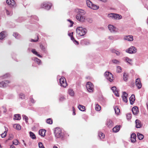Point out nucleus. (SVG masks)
Masks as SVG:
<instances>
[{
	"mask_svg": "<svg viewBox=\"0 0 148 148\" xmlns=\"http://www.w3.org/2000/svg\"><path fill=\"white\" fill-rule=\"evenodd\" d=\"M137 135L138 137L139 140H142L144 136L142 134L140 133H138Z\"/></svg>",
	"mask_w": 148,
	"mask_h": 148,
	"instance_id": "e433bc0d",
	"label": "nucleus"
},
{
	"mask_svg": "<svg viewBox=\"0 0 148 148\" xmlns=\"http://www.w3.org/2000/svg\"><path fill=\"white\" fill-rule=\"evenodd\" d=\"M14 128L18 130H20L21 129V126L18 124H15L14 125Z\"/></svg>",
	"mask_w": 148,
	"mask_h": 148,
	"instance_id": "ea45409f",
	"label": "nucleus"
},
{
	"mask_svg": "<svg viewBox=\"0 0 148 148\" xmlns=\"http://www.w3.org/2000/svg\"><path fill=\"white\" fill-rule=\"evenodd\" d=\"M124 39L130 41H132L133 40V37L132 35H129L125 36Z\"/></svg>",
	"mask_w": 148,
	"mask_h": 148,
	"instance_id": "6ab92c4d",
	"label": "nucleus"
},
{
	"mask_svg": "<svg viewBox=\"0 0 148 148\" xmlns=\"http://www.w3.org/2000/svg\"><path fill=\"white\" fill-rule=\"evenodd\" d=\"M65 99V98L64 95H60L59 96V100L60 102H62Z\"/></svg>",
	"mask_w": 148,
	"mask_h": 148,
	"instance_id": "f704fd0d",
	"label": "nucleus"
},
{
	"mask_svg": "<svg viewBox=\"0 0 148 148\" xmlns=\"http://www.w3.org/2000/svg\"><path fill=\"white\" fill-rule=\"evenodd\" d=\"M7 34L6 31H3L0 33V39H3L7 36Z\"/></svg>",
	"mask_w": 148,
	"mask_h": 148,
	"instance_id": "412c9836",
	"label": "nucleus"
},
{
	"mask_svg": "<svg viewBox=\"0 0 148 148\" xmlns=\"http://www.w3.org/2000/svg\"><path fill=\"white\" fill-rule=\"evenodd\" d=\"M111 90L112 91L114 95L117 97L119 96V94L118 91L116 90V88L115 86H113L111 88Z\"/></svg>",
	"mask_w": 148,
	"mask_h": 148,
	"instance_id": "aec40b11",
	"label": "nucleus"
},
{
	"mask_svg": "<svg viewBox=\"0 0 148 148\" xmlns=\"http://www.w3.org/2000/svg\"><path fill=\"white\" fill-rule=\"evenodd\" d=\"M13 36L16 39H18L19 38L18 34L16 32L14 33Z\"/></svg>",
	"mask_w": 148,
	"mask_h": 148,
	"instance_id": "5fc2aeb1",
	"label": "nucleus"
},
{
	"mask_svg": "<svg viewBox=\"0 0 148 148\" xmlns=\"http://www.w3.org/2000/svg\"><path fill=\"white\" fill-rule=\"evenodd\" d=\"M22 116L23 120L25 121L26 123H28V117L25 115H24V114Z\"/></svg>",
	"mask_w": 148,
	"mask_h": 148,
	"instance_id": "58836bf2",
	"label": "nucleus"
},
{
	"mask_svg": "<svg viewBox=\"0 0 148 148\" xmlns=\"http://www.w3.org/2000/svg\"><path fill=\"white\" fill-rule=\"evenodd\" d=\"M38 146L39 148H45L41 142L39 143Z\"/></svg>",
	"mask_w": 148,
	"mask_h": 148,
	"instance_id": "680f3d73",
	"label": "nucleus"
},
{
	"mask_svg": "<svg viewBox=\"0 0 148 148\" xmlns=\"http://www.w3.org/2000/svg\"><path fill=\"white\" fill-rule=\"evenodd\" d=\"M126 62L130 64H132V60L127 57L125 58Z\"/></svg>",
	"mask_w": 148,
	"mask_h": 148,
	"instance_id": "a19ab883",
	"label": "nucleus"
},
{
	"mask_svg": "<svg viewBox=\"0 0 148 148\" xmlns=\"http://www.w3.org/2000/svg\"><path fill=\"white\" fill-rule=\"evenodd\" d=\"M6 3L11 8L15 7L16 6V4L14 0H7Z\"/></svg>",
	"mask_w": 148,
	"mask_h": 148,
	"instance_id": "f8f14e48",
	"label": "nucleus"
},
{
	"mask_svg": "<svg viewBox=\"0 0 148 148\" xmlns=\"http://www.w3.org/2000/svg\"><path fill=\"white\" fill-rule=\"evenodd\" d=\"M10 82L9 80L3 81L0 82V87H6L9 85Z\"/></svg>",
	"mask_w": 148,
	"mask_h": 148,
	"instance_id": "9b49d317",
	"label": "nucleus"
},
{
	"mask_svg": "<svg viewBox=\"0 0 148 148\" xmlns=\"http://www.w3.org/2000/svg\"><path fill=\"white\" fill-rule=\"evenodd\" d=\"M55 136L56 138H62L64 134L62 132L61 129L60 128H56L54 132Z\"/></svg>",
	"mask_w": 148,
	"mask_h": 148,
	"instance_id": "f03ea898",
	"label": "nucleus"
},
{
	"mask_svg": "<svg viewBox=\"0 0 148 148\" xmlns=\"http://www.w3.org/2000/svg\"><path fill=\"white\" fill-rule=\"evenodd\" d=\"M108 28L110 31L112 33L115 32L116 27L113 25H109L108 26Z\"/></svg>",
	"mask_w": 148,
	"mask_h": 148,
	"instance_id": "dca6fc26",
	"label": "nucleus"
},
{
	"mask_svg": "<svg viewBox=\"0 0 148 148\" xmlns=\"http://www.w3.org/2000/svg\"><path fill=\"white\" fill-rule=\"evenodd\" d=\"M29 135L30 137L32 139H34L36 138V137L35 135L32 132H29Z\"/></svg>",
	"mask_w": 148,
	"mask_h": 148,
	"instance_id": "37998d69",
	"label": "nucleus"
},
{
	"mask_svg": "<svg viewBox=\"0 0 148 148\" xmlns=\"http://www.w3.org/2000/svg\"><path fill=\"white\" fill-rule=\"evenodd\" d=\"M135 85L138 89L142 87V84L139 78H137L135 82Z\"/></svg>",
	"mask_w": 148,
	"mask_h": 148,
	"instance_id": "4468645a",
	"label": "nucleus"
},
{
	"mask_svg": "<svg viewBox=\"0 0 148 148\" xmlns=\"http://www.w3.org/2000/svg\"><path fill=\"white\" fill-rule=\"evenodd\" d=\"M18 143L19 141L17 139H15L13 141V144L15 145H18Z\"/></svg>",
	"mask_w": 148,
	"mask_h": 148,
	"instance_id": "4d7b16f0",
	"label": "nucleus"
},
{
	"mask_svg": "<svg viewBox=\"0 0 148 148\" xmlns=\"http://www.w3.org/2000/svg\"><path fill=\"white\" fill-rule=\"evenodd\" d=\"M46 131L44 129L40 130L39 131V134L41 136L44 137L45 135Z\"/></svg>",
	"mask_w": 148,
	"mask_h": 148,
	"instance_id": "bb28decb",
	"label": "nucleus"
},
{
	"mask_svg": "<svg viewBox=\"0 0 148 148\" xmlns=\"http://www.w3.org/2000/svg\"><path fill=\"white\" fill-rule=\"evenodd\" d=\"M40 48L41 49L45 52L46 51V48L45 47L42 45H40Z\"/></svg>",
	"mask_w": 148,
	"mask_h": 148,
	"instance_id": "864d4df0",
	"label": "nucleus"
},
{
	"mask_svg": "<svg viewBox=\"0 0 148 148\" xmlns=\"http://www.w3.org/2000/svg\"><path fill=\"white\" fill-rule=\"evenodd\" d=\"M126 51L130 54L135 53L136 52L137 49L134 47L131 46L126 49Z\"/></svg>",
	"mask_w": 148,
	"mask_h": 148,
	"instance_id": "0eeeda50",
	"label": "nucleus"
},
{
	"mask_svg": "<svg viewBox=\"0 0 148 148\" xmlns=\"http://www.w3.org/2000/svg\"><path fill=\"white\" fill-rule=\"evenodd\" d=\"M95 109L97 111H99L101 109V107L98 104H96L95 105Z\"/></svg>",
	"mask_w": 148,
	"mask_h": 148,
	"instance_id": "79ce46f5",
	"label": "nucleus"
},
{
	"mask_svg": "<svg viewBox=\"0 0 148 148\" xmlns=\"http://www.w3.org/2000/svg\"><path fill=\"white\" fill-rule=\"evenodd\" d=\"M104 75L106 79L110 82H112L113 79V75L110 72H106L104 73Z\"/></svg>",
	"mask_w": 148,
	"mask_h": 148,
	"instance_id": "423d86ee",
	"label": "nucleus"
},
{
	"mask_svg": "<svg viewBox=\"0 0 148 148\" xmlns=\"http://www.w3.org/2000/svg\"><path fill=\"white\" fill-rule=\"evenodd\" d=\"M87 29L82 27H77L76 29L77 36L78 37L83 36L87 33Z\"/></svg>",
	"mask_w": 148,
	"mask_h": 148,
	"instance_id": "f257e3e1",
	"label": "nucleus"
},
{
	"mask_svg": "<svg viewBox=\"0 0 148 148\" xmlns=\"http://www.w3.org/2000/svg\"><path fill=\"white\" fill-rule=\"evenodd\" d=\"M68 93L71 97H73L74 96V92L72 89L70 88L68 90Z\"/></svg>",
	"mask_w": 148,
	"mask_h": 148,
	"instance_id": "cd10ccee",
	"label": "nucleus"
},
{
	"mask_svg": "<svg viewBox=\"0 0 148 148\" xmlns=\"http://www.w3.org/2000/svg\"><path fill=\"white\" fill-rule=\"evenodd\" d=\"M78 108L79 110L82 111H84L85 110V106L82 105H79Z\"/></svg>",
	"mask_w": 148,
	"mask_h": 148,
	"instance_id": "7c9ffc66",
	"label": "nucleus"
},
{
	"mask_svg": "<svg viewBox=\"0 0 148 148\" xmlns=\"http://www.w3.org/2000/svg\"><path fill=\"white\" fill-rule=\"evenodd\" d=\"M108 17L110 18L116 20H119L122 18V16L121 15L113 13L108 14Z\"/></svg>",
	"mask_w": 148,
	"mask_h": 148,
	"instance_id": "7ed1b4c3",
	"label": "nucleus"
},
{
	"mask_svg": "<svg viewBox=\"0 0 148 148\" xmlns=\"http://www.w3.org/2000/svg\"><path fill=\"white\" fill-rule=\"evenodd\" d=\"M114 123L110 119H107L106 121V125L109 127H111L113 125Z\"/></svg>",
	"mask_w": 148,
	"mask_h": 148,
	"instance_id": "5701e85b",
	"label": "nucleus"
},
{
	"mask_svg": "<svg viewBox=\"0 0 148 148\" xmlns=\"http://www.w3.org/2000/svg\"><path fill=\"white\" fill-rule=\"evenodd\" d=\"M21 119V115L19 114H14V116L13 119L14 120H19Z\"/></svg>",
	"mask_w": 148,
	"mask_h": 148,
	"instance_id": "c756f323",
	"label": "nucleus"
},
{
	"mask_svg": "<svg viewBox=\"0 0 148 148\" xmlns=\"http://www.w3.org/2000/svg\"><path fill=\"white\" fill-rule=\"evenodd\" d=\"M32 52L33 54H35L37 56H38L40 58L42 57V56L38 54V53L36 51L35 49H32Z\"/></svg>",
	"mask_w": 148,
	"mask_h": 148,
	"instance_id": "2f4dec72",
	"label": "nucleus"
},
{
	"mask_svg": "<svg viewBox=\"0 0 148 148\" xmlns=\"http://www.w3.org/2000/svg\"><path fill=\"white\" fill-rule=\"evenodd\" d=\"M72 108H73V115H75L76 114L75 113V110L74 107H73Z\"/></svg>",
	"mask_w": 148,
	"mask_h": 148,
	"instance_id": "69168bd1",
	"label": "nucleus"
},
{
	"mask_svg": "<svg viewBox=\"0 0 148 148\" xmlns=\"http://www.w3.org/2000/svg\"><path fill=\"white\" fill-rule=\"evenodd\" d=\"M86 3L87 6L90 8L93 4L90 0H87L86 1Z\"/></svg>",
	"mask_w": 148,
	"mask_h": 148,
	"instance_id": "4c0bfd02",
	"label": "nucleus"
},
{
	"mask_svg": "<svg viewBox=\"0 0 148 148\" xmlns=\"http://www.w3.org/2000/svg\"><path fill=\"white\" fill-rule=\"evenodd\" d=\"M86 20L88 22L90 23H91L92 22V19L90 18H87Z\"/></svg>",
	"mask_w": 148,
	"mask_h": 148,
	"instance_id": "e2e57ef3",
	"label": "nucleus"
},
{
	"mask_svg": "<svg viewBox=\"0 0 148 148\" xmlns=\"http://www.w3.org/2000/svg\"><path fill=\"white\" fill-rule=\"evenodd\" d=\"M132 111L133 114L134 115H137L139 112L138 107L137 106H134L132 109Z\"/></svg>",
	"mask_w": 148,
	"mask_h": 148,
	"instance_id": "a211bd4d",
	"label": "nucleus"
},
{
	"mask_svg": "<svg viewBox=\"0 0 148 148\" xmlns=\"http://www.w3.org/2000/svg\"><path fill=\"white\" fill-rule=\"evenodd\" d=\"M109 39L111 40H112L114 39V37L112 36H110L109 37Z\"/></svg>",
	"mask_w": 148,
	"mask_h": 148,
	"instance_id": "774afa93",
	"label": "nucleus"
},
{
	"mask_svg": "<svg viewBox=\"0 0 148 148\" xmlns=\"http://www.w3.org/2000/svg\"><path fill=\"white\" fill-rule=\"evenodd\" d=\"M136 127L137 128H140L142 126V124L141 121L138 119H136L135 121Z\"/></svg>",
	"mask_w": 148,
	"mask_h": 148,
	"instance_id": "b1692460",
	"label": "nucleus"
},
{
	"mask_svg": "<svg viewBox=\"0 0 148 148\" xmlns=\"http://www.w3.org/2000/svg\"><path fill=\"white\" fill-rule=\"evenodd\" d=\"M6 134H7V131H5L4 132V133L2 134H1V137L2 138H4L5 137L6 135Z\"/></svg>",
	"mask_w": 148,
	"mask_h": 148,
	"instance_id": "bf43d9fd",
	"label": "nucleus"
},
{
	"mask_svg": "<svg viewBox=\"0 0 148 148\" xmlns=\"http://www.w3.org/2000/svg\"><path fill=\"white\" fill-rule=\"evenodd\" d=\"M9 76H10V74L8 73H7L5 74V75H4L3 76H2L1 77L2 79H5V78L8 77Z\"/></svg>",
	"mask_w": 148,
	"mask_h": 148,
	"instance_id": "6e6d98bb",
	"label": "nucleus"
},
{
	"mask_svg": "<svg viewBox=\"0 0 148 148\" xmlns=\"http://www.w3.org/2000/svg\"><path fill=\"white\" fill-rule=\"evenodd\" d=\"M115 52V53L117 55V56H119L120 55V53L119 52V51H116Z\"/></svg>",
	"mask_w": 148,
	"mask_h": 148,
	"instance_id": "338daca9",
	"label": "nucleus"
},
{
	"mask_svg": "<svg viewBox=\"0 0 148 148\" xmlns=\"http://www.w3.org/2000/svg\"><path fill=\"white\" fill-rule=\"evenodd\" d=\"M60 86L63 87H66L67 85L66 79L64 77H62L59 79Z\"/></svg>",
	"mask_w": 148,
	"mask_h": 148,
	"instance_id": "6e6552de",
	"label": "nucleus"
},
{
	"mask_svg": "<svg viewBox=\"0 0 148 148\" xmlns=\"http://www.w3.org/2000/svg\"><path fill=\"white\" fill-rule=\"evenodd\" d=\"M38 36H37L36 39L34 40L33 39H32L30 41L31 42H36L38 41Z\"/></svg>",
	"mask_w": 148,
	"mask_h": 148,
	"instance_id": "0e129e2a",
	"label": "nucleus"
},
{
	"mask_svg": "<svg viewBox=\"0 0 148 148\" xmlns=\"http://www.w3.org/2000/svg\"><path fill=\"white\" fill-rule=\"evenodd\" d=\"M32 59L38 65H40L42 64L41 60L36 57H33Z\"/></svg>",
	"mask_w": 148,
	"mask_h": 148,
	"instance_id": "2eb2a0df",
	"label": "nucleus"
},
{
	"mask_svg": "<svg viewBox=\"0 0 148 148\" xmlns=\"http://www.w3.org/2000/svg\"><path fill=\"white\" fill-rule=\"evenodd\" d=\"M51 3L50 2H46L42 3L40 7L41 8L49 10L51 8Z\"/></svg>",
	"mask_w": 148,
	"mask_h": 148,
	"instance_id": "20e7f679",
	"label": "nucleus"
},
{
	"mask_svg": "<svg viewBox=\"0 0 148 148\" xmlns=\"http://www.w3.org/2000/svg\"><path fill=\"white\" fill-rule=\"evenodd\" d=\"M135 96L134 95H132L129 98L130 103L131 105H133L135 101Z\"/></svg>",
	"mask_w": 148,
	"mask_h": 148,
	"instance_id": "a878e982",
	"label": "nucleus"
},
{
	"mask_svg": "<svg viewBox=\"0 0 148 148\" xmlns=\"http://www.w3.org/2000/svg\"><path fill=\"white\" fill-rule=\"evenodd\" d=\"M127 94L125 92H123V94L122 96L123 100L126 103L127 101Z\"/></svg>",
	"mask_w": 148,
	"mask_h": 148,
	"instance_id": "f3484780",
	"label": "nucleus"
},
{
	"mask_svg": "<svg viewBox=\"0 0 148 148\" xmlns=\"http://www.w3.org/2000/svg\"><path fill=\"white\" fill-rule=\"evenodd\" d=\"M6 13L8 15L11 16L12 15V12L9 11L7 9L5 10Z\"/></svg>",
	"mask_w": 148,
	"mask_h": 148,
	"instance_id": "13d9d810",
	"label": "nucleus"
},
{
	"mask_svg": "<svg viewBox=\"0 0 148 148\" xmlns=\"http://www.w3.org/2000/svg\"><path fill=\"white\" fill-rule=\"evenodd\" d=\"M2 110L3 111V113L4 114H5L7 112V109H6V107L4 106H2Z\"/></svg>",
	"mask_w": 148,
	"mask_h": 148,
	"instance_id": "3c124183",
	"label": "nucleus"
},
{
	"mask_svg": "<svg viewBox=\"0 0 148 148\" xmlns=\"http://www.w3.org/2000/svg\"><path fill=\"white\" fill-rule=\"evenodd\" d=\"M98 136L100 138V139H103L105 137L104 135H103V133L101 132H99L98 133Z\"/></svg>",
	"mask_w": 148,
	"mask_h": 148,
	"instance_id": "72a5a7b5",
	"label": "nucleus"
},
{
	"mask_svg": "<svg viewBox=\"0 0 148 148\" xmlns=\"http://www.w3.org/2000/svg\"><path fill=\"white\" fill-rule=\"evenodd\" d=\"M67 21L69 22L70 23V27H71L73 26V24L74 23L71 20H70V19H67Z\"/></svg>",
	"mask_w": 148,
	"mask_h": 148,
	"instance_id": "052dcab7",
	"label": "nucleus"
},
{
	"mask_svg": "<svg viewBox=\"0 0 148 148\" xmlns=\"http://www.w3.org/2000/svg\"><path fill=\"white\" fill-rule=\"evenodd\" d=\"M75 11L77 13L76 15H84L86 13L84 10L80 9H75Z\"/></svg>",
	"mask_w": 148,
	"mask_h": 148,
	"instance_id": "9d476101",
	"label": "nucleus"
},
{
	"mask_svg": "<svg viewBox=\"0 0 148 148\" xmlns=\"http://www.w3.org/2000/svg\"><path fill=\"white\" fill-rule=\"evenodd\" d=\"M73 32L69 33L68 35L70 37L71 40L76 45H78L79 43L77 41L75 40L73 36Z\"/></svg>",
	"mask_w": 148,
	"mask_h": 148,
	"instance_id": "ddd939ff",
	"label": "nucleus"
},
{
	"mask_svg": "<svg viewBox=\"0 0 148 148\" xmlns=\"http://www.w3.org/2000/svg\"><path fill=\"white\" fill-rule=\"evenodd\" d=\"M136 135L134 133H133L131 136V140L132 143H134L136 141Z\"/></svg>",
	"mask_w": 148,
	"mask_h": 148,
	"instance_id": "393cba45",
	"label": "nucleus"
},
{
	"mask_svg": "<svg viewBox=\"0 0 148 148\" xmlns=\"http://www.w3.org/2000/svg\"><path fill=\"white\" fill-rule=\"evenodd\" d=\"M47 123L49 124H52L53 123L52 120L50 118H49L47 120Z\"/></svg>",
	"mask_w": 148,
	"mask_h": 148,
	"instance_id": "de8ad7c7",
	"label": "nucleus"
},
{
	"mask_svg": "<svg viewBox=\"0 0 148 148\" xmlns=\"http://www.w3.org/2000/svg\"><path fill=\"white\" fill-rule=\"evenodd\" d=\"M123 79L125 81H127L128 79V75L127 74L124 73L123 75Z\"/></svg>",
	"mask_w": 148,
	"mask_h": 148,
	"instance_id": "c03bdc74",
	"label": "nucleus"
},
{
	"mask_svg": "<svg viewBox=\"0 0 148 148\" xmlns=\"http://www.w3.org/2000/svg\"><path fill=\"white\" fill-rule=\"evenodd\" d=\"M76 18L79 22L83 23L85 22L86 19V16L84 15H76Z\"/></svg>",
	"mask_w": 148,
	"mask_h": 148,
	"instance_id": "1a4fd4ad",
	"label": "nucleus"
},
{
	"mask_svg": "<svg viewBox=\"0 0 148 148\" xmlns=\"http://www.w3.org/2000/svg\"><path fill=\"white\" fill-rule=\"evenodd\" d=\"M121 126L120 125H116L114 127L113 129V131L114 132H117L120 130V127Z\"/></svg>",
	"mask_w": 148,
	"mask_h": 148,
	"instance_id": "c85d7f7f",
	"label": "nucleus"
},
{
	"mask_svg": "<svg viewBox=\"0 0 148 148\" xmlns=\"http://www.w3.org/2000/svg\"><path fill=\"white\" fill-rule=\"evenodd\" d=\"M19 97L21 99H25V95L22 93H20L19 95Z\"/></svg>",
	"mask_w": 148,
	"mask_h": 148,
	"instance_id": "09e8293b",
	"label": "nucleus"
},
{
	"mask_svg": "<svg viewBox=\"0 0 148 148\" xmlns=\"http://www.w3.org/2000/svg\"><path fill=\"white\" fill-rule=\"evenodd\" d=\"M127 119V120H130L132 117V114L130 113H128L126 115Z\"/></svg>",
	"mask_w": 148,
	"mask_h": 148,
	"instance_id": "603ef678",
	"label": "nucleus"
},
{
	"mask_svg": "<svg viewBox=\"0 0 148 148\" xmlns=\"http://www.w3.org/2000/svg\"><path fill=\"white\" fill-rule=\"evenodd\" d=\"M121 68L119 66H116V72L117 73H120L121 71Z\"/></svg>",
	"mask_w": 148,
	"mask_h": 148,
	"instance_id": "8fccbe9b",
	"label": "nucleus"
},
{
	"mask_svg": "<svg viewBox=\"0 0 148 148\" xmlns=\"http://www.w3.org/2000/svg\"><path fill=\"white\" fill-rule=\"evenodd\" d=\"M90 8L94 10H97L99 8V6L92 4Z\"/></svg>",
	"mask_w": 148,
	"mask_h": 148,
	"instance_id": "c9c22d12",
	"label": "nucleus"
},
{
	"mask_svg": "<svg viewBox=\"0 0 148 148\" xmlns=\"http://www.w3.org/2000/svg\"><path fill=\"white\" fill-rule=\"evenodd\" d=\"M112 62L115 64H120V62L116 59H113L112 60Z\"/></svg>",
	"mask_w": 148,
	"mask_h": 148,
	"instance_id": "a18cd8bd",
	"label": "nucleus"
},
{
	"mask_svg": "<svg viewBox=\"0 0 148 148\" xmlns=\"http://www.w3.org/2000/svg\"><path fill=\"white\" fill-rule=\"evenodd\" d=\"M114 110L116 114L117 115L119 114L120 112V110L118 107L117 106L115 107L114 108Z\"/></svg>",
	"mask_w": 148,
	"mask_h": 148,
	"instance_id": "473e14b6",
	"label": "nucleus"
},
{
	"mask_svg": "<svg viewBox=\"0 0 148 148\" xmlns=\"http://www.w3.org/2000/svg\"><path fill=\"white\" fill-rule=\"evenodd\" d=\"M80 43L83 45H88L90 44L89 40L86 39H84L81 40Z\"/></svg>",
	"mask_w": 148,
	"mask_h": 148,
	"instance_id": "4be33fe9",
	"label": "nucleus"
},
{
	"mask_svg": "<svg viewBox=\"0 0 148 148\" xmlns=\"http://www.w3.org/2000/svg\"><path fill=\"white\" fill-rule=\"evenodd\" d=\"M86 87L88 92L90 93H92L93 92L94 89V86L90 82H87Z\"/></svg>",
	"mask_w": 148,
	"mask_h": 148,
	"instance_id": "39448f33",
	"label": "nucleus"
},
{
	"mask_svg": "<svg viewBox=\"0 0 148 148\" xmlns=\"http://www.w3.org/2000/svg\"><path fill=\"white\" fill-rule=\"evenodd\" d=\"M29 100L32 103L34 104L36 102V101L33 98L32 96H31L30 97Z\"/></svg>",
	"mask_w": 148,
	"mask_h": 148,
	"instance_id": "49530a36",
	"label": "nucleus"
}]
</instances>
